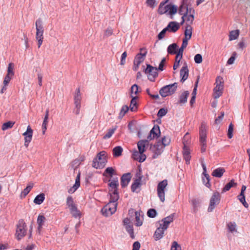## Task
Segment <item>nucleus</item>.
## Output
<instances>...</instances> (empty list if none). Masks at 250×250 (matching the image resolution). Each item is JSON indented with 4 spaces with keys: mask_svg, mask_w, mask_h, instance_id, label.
<instances>
[{
    "mask_svg": "<svg viewBox=\"0 0 250 250\" xmlns=\"http://www.w3.org/2000/svg\"><path fill=\"white\" fill-rule=\"evenodd\" d=\"M109 181L110 200L109 203L101 210L103 214L105 216H110L115 212L117 206V202L119 198L118 191L119 186L118 178H116Z\"/></svg>",
    "mask_w": 250,
    "mask_h": 250,
    "instance_id": "obj_1",
    "label": "nucleus"
},
{
    "mask_svg": "<svg viewBox=\"0 0 250 250\" xmlns=\"http://www.w3.org/2000/svg\"><path fill=\"white\" fill-rule=\"evenodd\" d=\"M107 154L105 151H102L97 154L93 161L92 166L96 168L104 167L107 163Z\"/></svg>",
    "mask_w": 250,
    "mask_h": 250,
    "instance_id": "obj_2",
    "label": "nucleus"
},
{
    "mask_svg": "<svg viewBox=\"0 0 250 250\" xmlns=\"http://www.w3.org/2000/svg\"><path fill=\"white\" fill-rule=\"evenodd\" d=\"M168 0H166L164 3H161L159 8L158 12L160 14L168 13L170 15H173L177 13V7L172 4H167Z\"/></svg>",
    "mask_w": 250,
    "mask_h": 250,
    "instance_id": "obj_3",
    "label": "nucleus"
},
{
    "mask_svg": "<svg viewBox=\"0 0 250 250\" xmlns=\"http://www.w3.org/2000/svg\"><path fill=\"white\" fill-rule=\"evenodd\" d=\"M207 126L205 123H202L199 129L200 142L201 146V152H204L207 147Z\"/></svg>",
    "mask_w": 250,
    "mask_h": 250,
    "instance_id": "obj_4",
    "label": "nucleus"
},
{
    "mask_svg": "<svg viewBox=\"0 0 250 250\" xmlns=\"http://www.w3.org/2000/svg\"><path fill=\"white\" fill-rule=\"evenodd\" d=\"M27 231V225L23 219H20L17 225L15 236L18 240H21L24 237Z\"/></svg>",
    "mask_w": 250,
    "mask_h": 250,
    "instance_id": "obj_5",
    "label": "nucleus"
},
{
    "mask_svg": "<svg viewBox=\"0 0 250 250\" xmlns=\"http://www.w3.org/2000/svg\"><path fill=\"white\" fill-rule=\"evenodd\" d=\"M146 141H140L137 144L139 152L136 151L133 153L134 158L138 160L140 162H144L146 159V156L143 153L145 151Z\"/></svg>",
    "mask_w": 250,
    "mask_h": 250,
    "instance_id": "obj_6",
    "label": "nucleus"
},
{
    "mask_svg": "<svg viewBox=\"0 0 250 250\" xmlns=\"http://www.w3.org/2000/svg\"><path fill=\"white\" fill-rule=\"evenodd\" d=\"M36 39L38 41V46L40 48L43 42V28L42 24V21L41 19H38L36 21Z\"/></svg>",
    "mask_w": 250,
    "mask_h": 250,
    "instance_id": "obj_7",
    "label": "nucleus"
},
{
    "mask_svg": "<svg viewBox=\"0 0 250 250\" xmlns=\"http://www.w3.org/2000/svg\"><path fill=\"white\" fill-rule=\"evenodd\" d=\"M224 80L222 77L218 76L216 79V86L213 89V96L215 99L220 97L223 93L224 88Z\"/></svg>",
    "mask_w": 250,
    "mask_h": 250,
    "instance_id": "obj_8",
    "label": "nucleus"
},
{
    "mask_svg": "<svg viewBox=\"0 0 250 250\" xmlns=\"http://www.w3.org/2000/svg\"><path fill=\"white\" fill-rule=\"evenodd\" d=\"M177 88V83H175L163 87L159 91L160 94L163 97H166L173 94Z\"/></svg>",
    "mask_w": 250,
    "mask_h": 250,
    "instance_id": "obj_9",
    "label": "nucleus"
},
{
    "mask_svg": "<svg viewBox=\"0 0 250 250\" xmlns=\"http://www.w3.org/2000/svg\"><path fill=\"white\" fill-rule=\"evenodd\" d=\"M167 186V180H164L159 182L157 185V193L160 200L162 202L165 201V189Z\"/></svg>",
    "mask_w": 250,
    "mask_h": 250,
    "instance_id": "obj_10",
    "label": "nucleus"
},
{
    "mask_svg": "<svg viewBox=\"0 0 250 250\" xmlns=\"http://www.w3.org/2000/svg\"><path fill=\"white\" fill-rule=\"evenodd\" d=\"M74 100V104L76 108L75 110V114L76 115H78L80 113V110L81 108V102L82 100L81 89L80 87H78L76 89Z\"/></svg>",
    "mask_w": 250,
    "mask_h": 250,
    "instance_id": "obj_11",
    "label": "nucleus"
},
{
    "mask_svg": "<svg viewBox=\"0 0 250 250\" xmlns=\"http://www.w3.org/2000/svg\"><path fill=\"white\" fill-rule=\"evenodd\" d=\"M190 8H192V7H188V0H183L182 3L180 6L179 9V13L183 15L182 19V23L184 22L185 21V17L187 16V14L189 12V10Z\"/></svg>",
    "mask_w": 250,
    "mask_h": 250,
    "instance_id": "obj_12",
    "label": "nucleus"
},
{
    "mask_svg": "<svg viewBox=\"0 0 250 250\" xmlns=\"http://www.w3.org/2000/svg\"><path fill=\"white\" fill-rule=\"evenodd\" d=\"M220 195L219 192H214L210 198L209 205L208 208V211L211 212L215 208L216 205H218L220 201Z\"/></svg>",
    "mask_w": 250,
    "mask_h": 250,
    "instance_id": "obj_13",
    "label": "nucleus"
},
{
    "mask_svg": "<svg viewBox=\"0 0 250 250\" xmlns=\"http://www.w3.org/2000/svg\"><path fill=\"white\" fill-rule=\"evenodd\" d=\"M158 68L153 67L150 64H147L145 69L146 74H147L148 78L151 81H153L156 77L158 76Z\"/></svg>",
    "mask_w": 250,
    "mask_h": 250,
    "instance_id": "obj_14",
    "label": "nucleus"
},
{
    "mask_svg": "<svg viewBox=\"0 0 250 250\" xmlns=\"http://www.w3.org/2000/svg\"><path fill=\"white\" fill-rule=\"evenodd\" d=\"M188 134L186 133L183 138V143L184 144V152H183V156L184 157V159L186 160V164H189V161L190 159V156L189 155V152L188 150V149L186 148V145L188 144V143L187 141L186 142V140L188 139Z\"/></svg>",
    "mask_w": 250,
    "mask_h": 250,
    "instance_id": "obj_15",
    "label": "nucleus"
},
{
    "mask_svg": "<svg viewBox=\"0 0 250 250\" xmlns=\"http://www.w3.org/2000/svg\"><path fill=\"white\" fill-rule=\"evenodd\" d=\"M23 135L24 136V146L27 147L32 140L33 135V130L30 125L27 126V130L23 133Z\"/></svg>",
    "mask_w": 250,
    "mask_h": 250,
    "instance_id": "obj_16",
    "label": "nucleus"
},
{
    "mask_svg": "<svg viewBox=\"0 0 250 250\" xmlns=\"http://www.w3.org/2000/svg\"><path fill=\"white\" fill-rule=\"evenodd\" d=\"M170 143V139L169 137L164 136L162 138L161 141H159L157 143L156 146L157 149L160 150H163L164 148L169 145Z\"/></svg>",
    "mask_w": 250,
    "mask_h": 250,
    "instance_id": "obj_17",
    "label": "nucleus"
},
{
    "mask_svg": "<svg viewBox=\"0 0 250 250\" xmlns=\"http://www.w3.org/2000/svg\"><path fill=\"white\" fill-rule=\"evenodd\" d=\"M160 134V130L159 127L158 125H155L150 130L149 134L148 135L147 139L149 141L152 140L158 137Z\"/></svg>",
    "mask_w": 250,
    "mask_h": 250,
    "instance_id": "obj_18",
    "label": "nucleus"
},
{
    "mask_svg": "<svg viewBox=\"0 0 250 250\" xmlns=\"http://www.w3.org/2000/svg\"><path fill=\"white\" fill-rule=\"evenodd\" d=\"M174 214V213H172L162 220L163 223L160 225L163 226L164 229H167L169 224L173 221Z\"/></svg>",
    "mask_w": 250,
    "mask_h": 250,
    "instance_id": "obj_19",
    "label": "nucleus"
},
{
    "mask_svg": "<svg viewBox=\"0 0 250 250\" xmlns=\"http://www.w3.org/2000/svg\"><path fill=\"white\" fill-rule=\"evenodd\" d=\"M194 14H195V10L193 8H190L189 10V12L187 14L186 17H185L184 20L185 21L187 22V25H191L194 20Z\"/></svg>",
    "mask_w": 250,
    "mask_h": 250,
    "instance_id": "obj_20",
    "label": "nucleus"
},
{
    "mask_svg": "<svg viewBox=\"0 0 250 250\" xmlns=\"http://www.w3.org/2000/svg\"><path fill=\"white\" fill-rule=\"evenodd\" d=\"M131 178V175L130 173H127L123 174L121 178V185L123 188L127 186Z\"/></svg>",
    "mask_w": 250,
    "mask_h": 250,
    "instance_id": "obj_21",
    "label": "nucleus"
},
{
    "mask_svg": "<svg viewBox=\"0 0 250 250\" xmlns=\"http://www.w3.org/2000/svg\"><path fill=\"white\" fill-rule=\"evenodd\" d=\"M166 230V229H164L163 226H161L160 225V227L156 229L154 234V237L155 240L161 239L163 237L164 231Z\"/></svg>",
    "mask_w": 250,
    "mask_h": 250,
    "instance_id": "obj_22",
    "label": "nucleus"
},
{
    "mask_svg": "<svg viewBox=\"0 0 250 250\" xmlns=\"http://www.w3.org/2000/svg\"><path fill=\"white\" fill-rule=\"evenodd\" d=\"M180 76L182 77L181 81L184 82L188 76V69L187 65L183 66L180 70Z\"/></svg>",
    "mask_w": 250,
    "mask_h": 250,
    "instance_id": "obj_23",
    "label": "nucleus"
},
{
    "mask_svg": "<svg viewBox=\"0 0 250 250\" xmlns=\"http://www.w3.org/2000/svg\"><path fill=\"white\" fill-rule=\"evenodd\" d=\"M80 174H79L77 175L76 178L75 179V183L73 185V187H71L69 190L68 192L69 193H74L80 187Z\"/></svg>",
    "mask_w": 250,
    "mask_h": 250,
    "instance_id": "obj_24",
    "label": "nucleus"
},
{
    "mask_svg": "<svg viewBox=\"0 0 250 250\" xmlns=\"http://www.w3.org/2000/svg\"><path fill=\"white\" fill-rule=\"evenodd\" d=\"M146 56V52L145 51L144 53H138L135 57L134 62L137 63V64H140L141 63L144 62L145 57Z\"/></svg>",
    "mask_w": 250,
    "mask_h": 250,
    "instance_id": "obj_25",
    "label": "nucleus"
},
{
    "mask_svg": "<svg viewBox=\"0 0 250 250\" xmlns=\"http://www.w3.org/2000/svg\"><path fill=\"white\" fill-rule=\"evenodd\" d=\"M189 93L188 91H185L179 97V103L183 104L187 103L188 97L189 96Z\"/></svg>",
    "mask_w": 250,
    "mask_h": 250,
    "instance_id": "obj_26",
    "label": "nucleus"
},
{
    "mask_svg": "<svg viewBox=\"0 0 250 250\" xmlns=\"http://www.w3.org/2000/svg\"><path fill=\"white\" fill-rule=\"evenodd\" d=\"M225 170L223 167H219L214 169L212 172V175L215 177L220 178L222 176Z\"/></svg>",
    "mask_w": 250,
    "mask_h": 250,
    "instance_id": "obj_27",
    "label": "nucleus"
},
{
    "mask_svg": "<svg viewBox=\"0 0 250 250\" xmlns=\"http://www.w3.org/2000/svg\"><path fill=\"white\" fill-rule=\"evenodd\" d=\"M167 28L169 31L175 32L179 28V25L178 23L175 21H171L167 26Z\"/></svg>",
    "mask_w": 250,
    "mask_h": 250,
    "instance_id": "obj_28",
    "label": "nucleus"
},
{
    "mask_svg": "<svg viewBox=\"0 0 250 250\" xmlns=\"http://www.w3.org/2000/svg\"><path fill=\"white\" fill-rule=\"evenodd\" d=\"M69 209L70 210V213L74 217L80 218L81 215V212L77 208L76 205L69 208Z\"/></svg>",
    "mask_w": 250,
    "mask_h": 250,
    "instance_id": "obj_29",
    "label": "nucleus"
},
{
    "mask_svg": "<svg viewBox=\"0 0 250 250\" xmlns=\"http://www.w3.org/2000/svg\"><path fill=\"white\" fill-rule=\"evenodd\" d=\"M46 219L43 215H39L37 219V223L38 225V230L39 233L42 229V226L45 222Z\"/></svg>",
    "mask_w": 250,
    "mask_h": 250,
    "instance_id": "obj_30",
    "label": "nucleus"
},
{
    "mask_svg": "<svg viewBox=\"0 0 250 250\" xmlns=\"http://www.w3.org/2000/svg\"><path fill=\"white\" fill-rule=\"evenodd\" d=\"M49 116V110L47 109L45 111V117L42 125V134H44L47 128V125L48 124V119Z\"/></svg>",
    "mask_w": 250,
    "mask_h": 250,
    "instance_id": "obj_31",
    "label": "nucleus"
},
{
    "mask_svg": "<svg viewBox=\"0 0 250 250\" xmlns=\"http://www.w3.org/2000/svg\"><path fill=\"white\" fill-rule=\"evenodd\" d=\"M138 97L137 96H135L134 97H132V99L130 102V104L129 105V109L131 111H135L137 109V99Z\"/></svg>",
    "mask_w": 250,
    "mask_h": 250,
    "instance_id": "obj_32",
    "label": "nucleus"
},
{
    "mask_svg": "<svg viewBox=\"0 0 250 250\" xmlns=\"http://www.w3.org/2000/svg\"><path fill=\"white\" fill-rule=\"evenodd\" d=\"M135 225L137 227H140L143 224V216H141L140 213L138 211L135 212Z\"/></svg>",
    "mask_w": 250,
    "mask_h": 250,
    "instance_id": "obj_33",
    "label": "nucleus"
},
{
    "mask_svg": "<svg viewBox=\"0 0 250 250\" xmlns=\"http://www.w3.org/2000/svg\"><path fill=\"white\" fill-rule=\"evenodd\" d=\"M192 27L190 25H187L185 31V39L190 40L192 36Z\"/></svg>",
    "mask_w": 250,
    "mask_h": 250,
    "instance_id": "obj_34",
    "label": "nucleus"
},
{
    "mask_svg": "<svg viewBox=\"0 0 250 250\" xmlns=\"http://www.w3.org/2000/svg\"><path fill=\"white\" fill-rule=\"evenodd\" d=\"M45 195L44 193H41L37 195L34 200V203L37 205H41L44 200Z\"/></svg>",
    "mask_w": 250,
    "mask_h": 250,
    "instance_id": "obj_35",
    "label": "nucleus"
},
{
    "mask_svg": "<svg viewBox=\"0 0 250 250\" xmlns=\"http://www.w3.org/2000/svg\"><path fill=\"white\" fill-rule=\"evenodd\" d=\"M237 183L234 182V180H231L229 183L227 184L225 187L223 188L222 192H225L229 191L232 187H236Z\"/></svg>",
    "mask_w": 250,
    "mask_h": 250,
    "instance_id": "obj_36",
    "label": "nucleus"
},
{
    "mask_svg": "<svg viewBox=\"0 0 250 250\" xmlns=\"http://www.w3.org/2000/svg\"><path fill=\"white\" fill-rule=\"evenodd\" d=\"M177 47L178 45L177 44L172 43L168 46L167 51L168 54H175L176 53V50Z\"/></svg>",
    "mask_w": 250,
    "mask_h": 250,
    "instance_id": "obj_37",
    "label": "nucleus"
},
{
    "mask_svg": "<svg viewBox=\"0 0 250 250\" xmlns=\"http://www.w3.org/2000/svg\"><path fill=\"white\" fill-rule=\"evenodd\" d=\"M239 35V30H236L231 31L229 35V40L232 41L236 40L238 38Z\"/></svg>",
    "mask_w": 250,
    "mask_h": 250,
    "instance_id": "obj_38",
    "label": "nucleus"
},
{
    "mask_svg": "<svg viewBox=\"0 0 250 250\" xmlns=\"http://www.w3.org/2000/svg\"><path fill=\"white\" fill-rule=\"evenodd\" d=\"M117 128V126H115L111 128H110L108 130L107 133L103 137L104 139H107L110 138L113 133L115 132Z\"/></svg>",
    "mask_w": 250,
    "mask_h": 250,
    "instance_id": "obj_39",
    "label": "nucleus"
},
{
    "mask_svg": "<svg viewBox=\"0 0 250 250\" xmlns=\"http://www.w3.org/2000/svg\"><path fill=\"white\" fill-rule=\"evenodd\" d=\"M123 148L120 146L115 147L113 149V155L115 157H119L122 155Z\"/></svg>",
    "mask_w": 250,
    "mask_h": 250,
    "instance_id": "obj_40",
    "label": "nucleus"
},
{
    "mask_svg": "<svg viewBox=\"0 0 250 250\" xmlns=\"http://www.w3.org/2000/svg\"><path fill=\"white\" fill-rule=\"evenodd\" d=\"M33 187V184H29L25 188L21 193V196L25 197L31 191L32 188Z\"/></svg>",
    "mask_w": 250,
    "mask_h": 250,
    "instance_id": "obj_41",
    "label": "nucleus"
},
{
    "mask_svg": "<svg viewBox=\"0 0 250 250\" xmlns=\"http://www.w3.org/2000/svg\"><path fill=\"white\" fill-rule=\"evenodd\" d=\"M135 177V182L142 183V184H143V181L142 180V179L143 178V175L140 169H139V170L136 173Z\"/></svg>",
    "mask_w": 250,
    "mask_h": 250,
    "instance_id": "obj_42",
    "label": "nucleus"
},
{
    "mask_svg": "<svg viewBox=\"0 0 250 250\" xmlns=\"http://www.w3.org/2000/svg\"><path fill=\"white\" fill-rule=\"evenodd\" d=\"M125 228L126 230L130 234L131 238L134 239L135 238V235L134 234V231L132 225L131 224L129 225H127L126 226H125Z\"/></svg>",
    "mask_w": 250,
    "mask_h": 250,
    "instance_id": "obj_43",
    "label": "nucleus"
},
{
    "mask_svg": "<svg viewBox=\"0 0 250 250\" xmlns=\"http://www.w3.org/2000/svg\"><path fill=\"white\" fill-rule=\"evenodd\" d=\"M138 86L137 84H133L131 87V97H134L135 96H136L138 93Z\"/></svg>",
    "mask_w": 250,
    "mask_h": 250,
    "instance_id": "obj_44",
    "label": "nucleus"
},
{
    "mask_svg": "<svg viewBox=\"0 0 250 250\" xmlns=\"http://www.w3.org/2000/svg\"><path fill=\"white\" fill-rule=\"evenodd\" d=\"M238 199L240 202L243 204L245 207H248L249 205L246 202L244 194L240 193V194L238 196Z\"/></svg>",
    "mask_w": 250,
    "mask_h": 250,
    "instance_id": "obj_45",
    "label": "nucleus"
},
{
    "mask_svg": "<svg viewBox=\"0 0 250 250\" xmlns=\"http://www.w3.org/2000/svg\"><path fill=\"white\" fill-rule=\"evenodd\" d=\"M14 64L12 62H10L8 64L7 68V73L8 75H11L13 76L14 75Z\"/></svg>",
    "mask_w": 250,
    "mask_h": 250,
    "instance_id": "obj_46",
    "label": "nucleus"
},
{
    "mask_svg": "<svg viewBox=\"0 0 250 250\" xmlns=\"http://www.w3.org/2000/svg\"><path fill=\"white\" fill-rule=\"evenodd\" d=\"M227 227L229 231H230L231 232H233L234 231H236V225L235 223L229 222L228 224Z\"/></svg>",
    "mask_w": 250,
    "mask_h": 250,
    "instance_id": "obj_47",
    "label": "nucleus"
},
{
    "mask_svg": "<svg viewBox=\"0 0 250 250\" xmlns=\"http://www.w3.org/2000/svg\"><path fill=\"white\" fill-rule=\"evenodd\" d=\"M14 125V122H12L10 121L6 122L2 125V129L3 130H5L9 128H11L13 127Z\"/></svg>",
    "mask_w": 250,
    "mask_h": 250,
    "instance_id": "obj_48",
    "label": "nucleus"
},
{
    "mask_svg": "<svg viewBox=\"0 0 250 250\" xmlns=\"http://www.w3.org/2000/svg\"><path fill=\"white\" fill-rule=\"evenodd\" d=\"M146 4L147 6L153 8L156 6L157 3L156 0H146Z\"/></svg>",
    "mask_w": 250,
    "mask_h": 250,
    "instance_id": "obj_49",
    "label": "nucleus"
},
{
    "mask_svg": "<svg viewBox=\"0 0 250 250\" xmlns=\"http://www.w3.org/2000/svg\"><path fill=\"white\" fill-rule=\"evenodd\" d=\"M66 205L68 206V208L76 205L71 196L67 197L66 199Z\"/></svg>",
    "mask_w": 250,
    "mask_h": 250,
    "instance_id": "obj_50",
    "label": "nucleus"
},
{
    "mask_svg": "<svg viewBox=\"0 0 250 250\" xmlns=\"http://www.w3.org/2000/svg\"><path fill=\"white\" fill-rule=\"evenodd\" d=\"M142 185V183L134 182L131 185V190L133 192L137 191V189L139 188Z\"/></svg>",
    "mask_w": 250,
    "mask_h": 250,
    "instance_id": "obj_51",
    "label": "nucleus"
},
{
    "mask_svg": "<svg viewBox=\"0 0 250 250\" xmlns=\"http://www.w3.org/2000/svg\"><path fill=\"white\" fill-rule=\"evenodd\" d=\"M236 56H237V53L236 52H233L232 56L228 60L227 63L228 64H233L235 60Z\"/></svg>",
    "mask_w": 250,
    "mask_h": 250,
    "instance_id": "obj_52",
    "label": "nucleus"
},
{
    "mask_svg": "<svg viewBox=\"0 0 250 250\" xmlns=\"http://www.w3.org/2000/svg\"><path fill=\"white\" fill-rule=\"evenodd\" d=\"M233 125L230 123L229 126L228 136L229 138L231 139L233 137Z\"/></svg>",
    "mask_w": 250,
    "mask_h": 250,
    "instance_id": "obj_53",
    "label": "nucleus"
},
{
    "mask_svg": "<svg viewBox=\"0 0 250 250\" xmlns=\"http://www.w3.org/2000/svg\"><path fill=\"white\" fill-rule=\"evenodd\" d=\"M84 156H81L79 158L76 159L75 160H74L72 162V164L73 166H74V165L79 166L80 164H81V163L82 162H83L84 160Z\"/></svg>",
    "mask_w": 250,
    "mask_h": 250,
    "instance_id": "obj_54",
    "label": "nucleus"
},
{
    "mask_svg": "<svg viewBox=\"0 0 250 250\" xmlns=\"http://www.w3.org/2000/svg\"><path fill=\"white\" fill-rule=\"evenodd\" d=\"M171 250H181V247L177 242L174 241L172 243Z\"/></svg>",
    "mask_w": 250,
    "mask_h": 250,
    "instance_id": "obj_55",
    "label": "nucleus"
},
{
    "mask_svg": "<svg viewBox=\"0 0 250 250\" xmlns=\"http://www.w3.org/2000/svg\"><path fill=\"white\" fill-rule=\"evenodd\" d=\"M156 214V211L154 209H149L147 212L148 216L151 218H154V217H155Z\"/></svg>",
    "mask_w": 250,
    "mask_h": 250,
    "instance_id": "obj_56",
    "label": "nucleus"
},
{
    "mask_svg": "<svg viewBox=\"0 0 250 250\" xmlns=\"http://www.w3.org/2000/svg\"><path fill=\"white\" fill-rule=\"evenodd\" d=\"M129 107L127 105H124L122 106L121 110L120 111V115L122 117L124 116L129 110Z\"/></svg>",
    "mask_w": 250,
    "mask_h": 250,
    "instance_id": "obj_57",
    "label": "nucleus"
},
{
    "mask_svg": "<svg viewBox=\"0 0 250 250\" xmlns=\"http://www.w3.org/2000/svg\"><path fill=\"white\" fill-rule=\"evenodd\" d=\"M224 112H221L220 115L215 120V124H219L221 123L224 118Z\"/></svg>",
    "mask_w": 250,
    "mask_h": 250,
    "instance_id": "obj_58",
    "label": "nucleus"
},
{
    "mask_svg": "<svg viewBox=\"0 0 250 250\" xmlns=\"http://www.w3.org/2000/svg\"><path fill=\"white\" fill-rule=\"evenodd\" d=\"M114 169L112 167H108L105 170L104 173L109 175L110 177H112L114 173Z\"/></svg>",
    "mask_w": 250,
    "mask_h": 250,
    "instance_id": "obj_59",
    "label": "nucleus"
},
{
    "mask_svg": "<svg viewBox=\"0 0 250 250\" xmlns=\"http://www.w3.org/2000/svg\"><path fill=\"white\" fill-rule=\"evenodd\" d=\"M203 59L201 54H197L194 56V61L197 63H200L202 62Z\"/></svg>",
    "mask_w": 250,
    "mask_h": 250,
    "instance_id": "obj_60",
    "label": "nucleus"
},
{
    "mask_svg": "<svg viewBox=\"0 0 250 250\" xmlns=\"http://www.w3.org/2000/svg\"><path fill=\"white\" fill-rule=\"evenodd\" d=\"M167 113V109L165 108L160 109L157 114V116L159 118H162L164 116H165Z\"/></svg>",
    "mask_w": 250,
    "mask_h": 250,
    "instance_id": "obj_61",
    "label": "nucleus"
},
{
    "mask_svg": "<svg viewBox=\"0 0 250 250\" xmlns=\"http://www.w3.org/2000/svg\"><path fill=\"white\" fill-rule=\"evenodd\" d=\"M12 77V76L8 75L6 74L3 81V85H4L5 86H6L9 83Z\"/></svg>",
    "mask_w": 250,
    "mask_h": 250,
    "instance_id": "obj_62",
    "label": "nucleus"
},
{
    "mask_svg": "<svg viewBox=\"0 0 250 250\" xmlns=\"http://www.w3.org/2000/svg\"><path fill=\"white\" fill-rule=\"evenodd\" d=\"M169 30L168 28L166 27L164 28L158 35V38L159 40L162 39L165 35V34L167 31Z\"/></svg>",
    "mask_w": 250,
    "mask_h": 250,
    "instance_id": "obj_63",
    "label": "nucleus"
},
{
    "mask_svg": "<svg viewBox=\"0 0 250 250\" xmlns=\"http://www.w3.org/2000/svg\"><path fill=\"white\" fill-rule=\"evenodd\" d=\"M113 34V30L111 28H107L104 33V36L105 37H108Z\"/></svg>",
    "mask_w": 250,
    "mask_h": 250,
    "instance_id": "obj_64",
    "label": "nucleus"
}]
</instances>
